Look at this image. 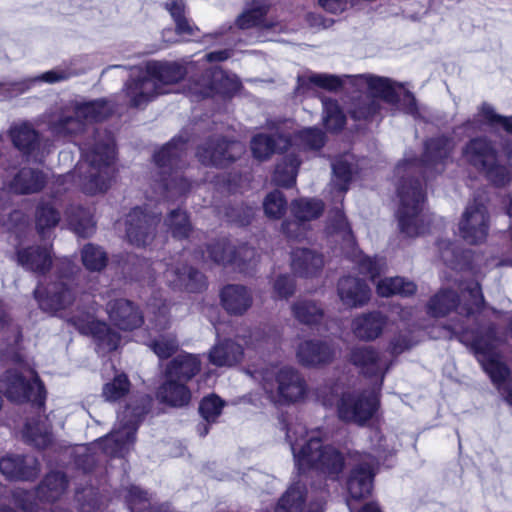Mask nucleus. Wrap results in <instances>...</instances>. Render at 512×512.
Instances as JSON below:
<instances>
[{
  "mask_svg": "<svg viewBox=\"0 0 512 512\" xmlns=\"http://www.w3.org/2000/svg\"><path fill=\"white\" fill-rule=\"evenodd\" d=\"M453 149V139L444 136L432 138L425 143L421 160H405L397 165L395 174L400 178L397 217L400 232L404 236L413 238L425 234L433 220L432 214L424 211L425 191L415 175L424 173L428 179L442 173Z\"/></svg>",
  "mask_w": 512,
  "mask_h": 512,
  "instance_id": "obj_1",
  "label": "nucleus"
},
{
  "mask_svg": "<svg viewBox=\"0 0 512 512\" xmlns=\"http://www.w3.org/2000/svg\"><path fill=\"white\" fill-rule=\"evenodd\" d=\"M350 361L367 378H375L373 385L363 390L344 391L338 382H327L317 388V399L325 407H337L338 417L345 422L364 425L376 413L379 393L391 363L371 346L355 347Z\"/></svg>",
  "mask_w": 512,
  "mask_h": 512,
  "instance_id": "obj_2",
  "label": "nucleus"
},
{
  "mask_svg": "<svg viewBox=\"0 0 512 512\" xmlns=\"http://www.w3.org/2000/svg\"><path fill=\"white\" fill-rule=\"evenodd\" d=\"M58 272L59 281L48 284L44 291L40 286L34 290V296L40 308L47 312H56L74 306L81 315L72 316L70 318L72 324L83 333L90 332L97 341L100 351L115 350L120 342V337L106 323L94 320L93 301L90 294L83 293L79 297L76 296L70 279L74 273L73 263L67 258L60 260Z\"/></svg>",
  "mask_w": 512,
  "mask_h": 512,
  "instance_id": "obj_3",
  "label": "nucleus"
},
{
  "mask_svg": "<svg viewBox=\"0 0 512 512\" xmlns=\"http://www.w3.org/2000/svg\"><path fill=\"white\" fill-rule=\"evenodd\" d=\"M81 159L72 174L62 176V183L73 180L87 195L105 193L111 183L115 157L114 139L107 131H94L93 141L81 146Z\"/></svg>",
  "mask_w": 512,
  "mask_h": 512,
  "instance_id": "obj_4",
  "label": "nucleus"
},
{
  "mask_svg": "<svg viewBox=\"0 0 512 512\" xmlns=\"http://www.w3.org/2000/svg\"><path fill=\"white\" fill-rule=\"evenodd\" d=\"M148 398H142L140 404L128 405L124 411L118 414V421L113 431L92 445V447H80L75 452V466L84 474L97 468L101 461L97 450L112 457H124L134 444L135 435L139 424L148 411Z\"/></svg>",
  "mask_w": 512,
  "mask_h": 512,
  "instance_id": "obj_5",
  "label": "nucleus"
},
{
  "mask_svg": "<svg viewBox=\"0 0 512 512\" xmlns=\"http://www.w3.org/2000/svg\"><path fill=\"white\" fill-rule=\"evenodd\" d=\"M286 440L290 445L299 470L314 468L336 478L342 471V454L331 445H323L328 432L322 428L307 431L301 423L283 424Z\"/></svg>",
  "mask_w": 512,
  "mask_h": 512,
  "instance_id": "obj_6",
  "label": "nucleus"
},
{
  "mask_svg": "<svg viewBox=\"0 0 512 512\" xmlns=\"http://www.w3.org/2000/svg\"><path fill=\"white\" fill-rule=\"evenodd\" d=\"M461 295L450 289H441L438 293L430 298L427 303V313L432 317H444L454 311L460 318L450 326L455 333H463L462 340L471 347L469 340L473 338H483L488 340L489 336H496L495 327H489L485 335L479 333H470L466 331L464 319H469L483 304V295L479 284L470 280L459 285Z\"/></svg>",
  "mask_w": 512,
  "mask_h": 512,
  "instance_id": "obj_7",
  "label": "nucleus"
},
{
  "mask_svg": "<svg viewBox=\"0 0 512 512\" xmlns=\"http://www.w3.org/2000/svg\"><path fill=\"white\" fill-rule=\"evenodd\" d=\"M246 372L258 381L266 398L275 405H289L301 400L307 391L302 374L289 365L253 364Z\"/></svg>",
  "mask_w": 512,
  "mask_h": 512,
  "instance_id": "obj_8",
  "label": "nucleus"
},
{
  "mask_svg": "<svg viewBox=\"0 0 512 512\" xmlns=\"http://www.w3.org/2000/svg\"><path fill=\"white\" fill-rule=\"evenodd\" d=\"M353 79L357 85L367 86V92L371 96L352 110L351 115L354 119H367L376 115L381 108L380 99L392 105L402 102L405 113L414 116L418 113L416 99L405 89L403 83L372 74H359Z\"/></svg>",
  "mask_w": 512,
  "mask_h": 512,
  "instance_id": "obj_9",
  "label": "nucleus"
},
{
  "mask_svg": "<svg viewBox=\"0 0 512 512\" xmlns=\"http://www.w3.org/2000/svg\"><path fill=\"white\" fill-rule=\"evenodd\" d=\"M112 111V105L105 99L74 101L51 118L49 127L57 136H76L87 131L94 122L106 119Z\"/></svg>",
  "mask_w": 512,
  "mask_h": 512,
  "instance_id": "obj_10",
  "label": "nucleus"
},
{
  "mask_svg": "<svg viewBox=\"0 0 512 512\" xmlns=\"http://www.w3.org/2000/svg\"><path fill=\"white\" fill-rule=\"evenodd\" d=\"M186 141L174 138L154 154V161L159 169L160 188L163 197L175 200L185 195L191 183L182 175L186 161Z\"/></svg>",
  "mask_w": 512,
  "mask_h": 512,
  "instance_id": "obj_11",
  "label": "nucleus"
},
{
  "mask_svg": "<svg viewBox=\"0 0 512 512\" xmlns=\"http://www.w3.org/2000/svg\"><path fill=\"white\" fill-rule=\"evenodd\" d=\"M508 165L500 163L497 150L491 140L486 137L471 139L462 149L465 162L483 171L496 186H504L512 179V147L505 146Z\"/></svg>",
  "mask_w": 512,
  "mask_h": 512,
  "instance_id": "obj_12",
  "label": "nucleus"
},
{
  "mask_svg": "<svg viewBox=\"0 0 512 512\" xmlns=\"http://www.w3.org/2000/svg\"><path fill=\"white\" fill-rule=\"evenodd\" d=\"M469 341L471 350L484 371L489 375L492 383L504 396L506 402L512 405V381L504 386V382L510 375V370L501 361V356L497 350L500 339L497 336L494 338L489 336L488 340L476 337Z\"/></svg>",
  "mask_w": 512,
  "mask_h": 512,
  "instance_id": "obj_13",
  "label": "nucleus"
},
{
  "mask_svg": "<svg viewBox=\"0 0 512 512\" xmlns=\"http://www.w3.org/2000/svg\"><path fill=\"white\" fill-rule=\"evenodd\" d=\"M0 390L8 399L23 402L32 398L41 400L44 387L32 369L8 370L0 378Z\"/></svg>",
  "mask_w": 512,
  "mask_h": 512,
  "instance_id": "obj_14",
  "label": "nucleus"
},
{
  "mask_svg": "<svg viewBox=\"0 0 512 512\" xmlns=\"http://www.w3.org/2000/svg\"><path fill=\"white\" fill-rule=\"evenodd\" d=\"M240 83L218 67L206 69L200 76L189 79L186 93L195 99L209 97L214 93L230 94L239 89Z\"/></svg>",
  "mask_w": 512,
  "mask_h": 512,
  "instance_id": "obj_15",
  "label": "nucleus"
},
{
  "mask_svg": "<svg viewBox=\"0 0 512 512\" xmlns=\"http://www.w3.org/2000/svg\"><path fill=\"white\" fill-rule=\"evenodd\" d=\"M244 152L245 146L241 142L213 136L198 147L196 157L205 166L225 168L240 158Z\"/></svg>",
  "mask_w": 512,
  "mask_h": 512,
  "instance_id": "obj_16",
  "label": "nucleus"
},
{
  "mask_svg": "<svg viewBox=\"0 0 512 512\" xmlns=\"http://www.w3.org/2000/svg\"><path fill=\"white\" fill-rule=\"evenodd\" d=\"M460 236L469 244L483 242L489 230V213L482 197H475L466 206L458 224Z\"/></svg>",
  "mask_w": 512,
  "mask_h": 512,
  "instance_id": "obj_17",
  "label": "nucleus"
},
{
  "mask_svg": "<svg viewBox=\"0 0 512 512\" xmlns=\"http://www.w3.org/2000/svg\"><path fill=\"white\" fill-rule=\"evenodd\" d=\"M152 270L162 272L165 283L173 289L198 292L206 286L205 277L201 272L179 260L171 263L154 262Z\"/></svg>",
  "mask_w": 512,
  "mask_h": 512,
  "instance_id": "obj_18",
  "label": "nucleus"
},
{
  "mask_svg": "<svg viewBox=\"0 0 512 512\" xmlns=\"http://www.w3.org/2000/svg\"><path fill=\"white\" fill-rule=\"evenodd\" d=\"M123 92L128 104L139 108L147 105L157 95L169 93L170 90H163L155 79L150 77L146 68L137 67L133 69L130 78L124 84Z\"/></svg>",
  "mask_w": 512,
  "mask_h": 512,
  "instance_id": "obj_19",
  "label": "nucleus"
},
{
  "mask_svg": "<svg viewBox=\"0 0 512 512\" xmlns=\"http://www.w3.org/2000/svg\"><path fill=\"white\" fill-rule=\"evenodd\" d=\"M376 460L371 455L363 456L352 469L347 481L349 497L346 499L350 512H355V501L368 497L373 489Z\"/></svg>",
  "mask_w": 512,
  "mask_h": 512,
  "instance_id": "obj_20",
  "label": "nucleus"
},
{
  "mask_svg": "<svg viewBox=\"0 0 512 512\" xmlns=\"http://www.w3.org/2000/svg\"><path fill=\"white\" fill-rule=\"evenodd\" d=\"M159 221L160 218L156 213L148 212L140 207L132 209L125 220L128 241L137 247L150 244Z\"/></svg>",
  "mask_w": 512,
  "mask_h": 512,
  "instance_id": "obj_21",
  "label": "nucleus"
},
{
  "mask_svg": "<svg viewBox=\"0 0 512 512\" xmlns=\"http://www.w3.org/2000/svg\"><path fill=\"white\" fill-rule=\"evenodd\" d=\"M336 355V347L327 341L305 340L296 350L298 362L306 367H317L329 364Z\"/></svg>",
  "mask_w": 512,
  "mask_h": 512,
  "instance_id": "obj_22",
  "label": "nucleus"
},
{
  "mask_svg": "<svg viewBox=\"0 0 512 512\" xmlns=\"http://www.w3.org/2000/svg\"><path fill=\"white\" fill-rule=\"evenodd\" d=\"M370 292L364 280L353 276L342 277L337 284L338 296L342 304L349 308H358L367 304Z\"/></svg>",
  "mask_w": 512,
  "mask_h": 512,
  "instance_id": "obj_23",
  "label": "nucleus"
},
{
  "mask_svg": "<svg viewBox=\"0 0 512 512\" xmlns=\"http://www.w3.org/2000/svg\"><path fill=\"white\" fill-rule=\"evenodd\" d=\"M106 310L111 322L119 329L132 330L143 323V316L129 300H111L107 303Z\"/></svg>",
  "mask_w": 512,
  "mask_h": 512,
  "instance_id": "obj_24",
  "label": "nucleus"
},
{
  "mask_svg": "<svg viewBox=\"0 0 512 512\" xmlns=\"http://www.w3.org/2000/svg\"><path fill=\"white\" fill-rule=\"evenodd\" d=\"M39 471V462L33 456L7 455L0 458V472L7 478L30 480Z\"/></svg>",
  "mask_w": 512,
  "mask_h": 512,
  "instance_id": "obj_25",
  "label": "nucleus"
},
{
  "mask_svg": "<svg viewBox=\"0 0 512 512\" xmlns=\"http://www.w3.org/2000/svg\"><path fill=\"white\" fill-rule=\"evenodd\" d=\"M292 143L291 138L276 129L272 135L260 133L251 140L253 156L259 160L268 159L273 153L286 150Z\"/></svg>",
  "mask_w": 512,
  "mask_h": 512,
  "instance_id": "obj_26",
  "label": "nucleus"
},
{
  "mask_svg": "<svg viewBox=\"0 0 512 512\" xmlns=\"http://www.w3.org/2000/svg\"><path fill=\"white\" fill-rule=\"evenodd\" d=\"M387 321V317L379 311L364 313L353 320L352 331L357 338L372 341L382 334Z\"/></svg>",
  "mask_w": 512,
  "mask_h": 512,
  "instance_id": "obj_27",
  "label": "nucleus"
},
{
  "mask_svg": "<svg viewBox=\"0 0 512 512\" xmlns=\"http://www.w3.org/2000/svg\"><path fill=\"white\" fill-rule=\"evenodd\" d=\"M18 263L26 270L45 274L52 265L50 248L46 246H30L17 251Z\"/></svg>",
  "mask_w": 512,
  "mask_h": 512,
  "instance_id": "obj_28",
  "label": "nucleus"
},
{
  "mask_svg": "<svg viewBox=\"0 0 512 512\" xmlns=\"http://www.w3.org/2000/svg\"><path fill=\"white\" fill-rule=\"evenodd\" d=\"M221 301L228 313L242 315L251 307L253 298L245 286L231 284L221 291Z\"/></svg>",
  "mask_w": 512,
  "mask_h": 512,
  "instance_id": "obj_29",
  "label": "nucleus"
},
{
  "mask_svg": "<svg viewBox=\"0 0 512 512\" xmlns=\"http://www.w3.org/2000/svg\"><path fill=\"white\" fill-rule=\"evenodd\" d=\"M323 265L322 255L310 249L297 248L291 253V267L299 276H313L322 269Z\"/></svg>",
  "mask_w": 512,
  "mask_h": 512,
  "instance_id": "obj_30",
  "label": "nucleus"
},
{
  "mask_svg": "<svg viewBox=\"0 0 512 512\" xmlns=\"http://www.w3.org/2000/svg\"><path fill=\"white\" fill-rule=\"evenodd\" d=\"M243 355V347L240 343L225 339L211 348L209 361L215 366H233L242 360Z\"/></svg>",
  "mask_w": 512,
  "mask_h": 512,
  "instance_id": "obj_31",
  "label": "nucleus"
},
{
  "mask_svg": "<svg viewBox=\"0 0 512 512\" xmlns=\"http://www.w3.org/2000/svg\"><path fill=\"white\" fill-rule=\"evenodd\" d=\"M68 480L64 473L53 471L47 474L36 488V497L41 502H55L65 494Z\"/></svg>",
  "mask_w": 512,
  "mask_h": 512,
  "instance_id": "obj_32",
  "label": "nucleus"
},
{
  "mask_svg": "<svg viewBox=\"0 0 512 512\" xmlns=\"http://www.w3.org/2000/svg\"><path fill=\"white\" fill-rule=\"evenodd\" d=\"M146 69L156 83L163 89L164 86L177 83L188 70L176 62H152L146 65Z\"/></svg>",
  "mask_w": 512,
  "mask_h": 512,
  "instance_id": "obj_33",
  "label": "nucleus"
},
{
  "mask_svg": "<svg viewBox=\"0 0 512 512\" xmlns=\"http://www.w3.org/2000/svg\"><path fill=\"white\" fill-rule=\"evenodd\" d=\"M187 382L166 376L165 382L159 388L158 397L162 402L174 407L187 405L191 399V392L186 386Z\"/></svg>",
  "mask_w": 512,
  "mask_h": 512,
  "instance_id": "obj_34",
  "label": "nucleus"
},
{
  "mask_svg": "<svg viewBox=\"0 0 512 512\" xmlns=\"http://www.w3.org/2000/svg\"><path fill=\"white\" fill-rule=\"evenodd\" d=\"M9 136L13 145L26 155L31 154L39 146V133L28 122L12 124Z\"/></svg>",
  "mask_w": 512,
  "mask_h": 512,
  "instance_id": "obj_35",
  "label": "nucleus"
},
{
  "mask_svg": "<svg viewBox=\"0 0 512 512\" xmlns=\"http://www.w3.org/2000/svg\"><path fill=\"white\" fill-rule=\"evenodd\" d=\"M200 369L201 362L197 356L192 354H180L167 365L165 376L189 381Z\"/></svg>",
  "mask_w": 512,
  "mask_h": 512,
  "instance_id": "obj_36",
  "label": "nucleus"
},
{
  "mask_svg": "<svg viewBox=\"0 0 512 512\" xmlns=\"http://www.w3.org/2000/svg\"><path fill=\"white\" fill-rule=\"evenodd\" d=\"M45 184L44 175L35 169H21L10 182V189L17 194L39 192Z\"/></svg>",
  "mask_w": 512,
  "mask_h": 512,
  "instance_id": "obj_37",
  "label": "nucleus"
},
{
  "mask_svg": "<svg viewBox=\"0 0 512 512\" xmlns=\"http://www.w3.org/2000/svg\"><path fill=\"white\" fill-rule=\"evenodd\" d=\"M269 5L265 2H255L253 7L246 9L236 20L240 29L259 27L262 30H271L277 26L265 18Z\"/></svg>",
  "mask_w": 512,
  "mask_h": 512,
  "instance_id": "obj_38",
  "label": "nucleus"
},
{
  "mask_svg": "<svg viewBox=\"0 0 512 512\" xmlns=\"http://www.w3.org/2000/svg\"><path fill=\"white\" fill-rule=\"evenodd\" d=\"M130 512H169L170 506L167 503L159 504L139 487L131 486L127 489L125 496Z\"/></svg>",
  "mask_w": 512,
  "mask_h": 512,
  "instance_id": "obj_39",
  "label": "nucleus"
},
{
  "mask_svg": "<svg viewBox=\"0 0 512 512\" xmlns=\"http://www.w3.org/2000/svg\"><path fill=\"white\" fill-rule=\"evenodd\" d=\"M51 427L46 417L39 416L37 419H30L25 424L23 437L37 448H45L52 441Z\"/></svg>",
  "mask_w": 512,
  "mask_h": 512,
  "instance_id": "obj_40",
  "label": "nucleus"
},
{
  "mask_svg": "<svg viewBox=\"0 0 512 512\" xmlns=\"http://www.w3.org/2000/svg\"><path fill=\"white\" fill-rule=\"evenodd\" d=\"M377 294L381 297L399 295L409 297L417 291V285L404 277H386L376 283Z\"/></svg>",
  "mask_w": 512,
  "mask_h": 512,
  "instance_id": "obj_41",
  "label": "nucleus"
},
{
  "mask_svg": "<svg viewBox=\"0 0 512 512\" xmlns=\"http://www.w3.org/2000/svg\"><path fill=\"white\" fill-rule=\"evenodd\" d=\"M332 170L333 179L331 186L335 190L337 201L342 203L344 194L347 192L352 179L353 169L346 159L339 158L332 163Z\"/></svg>",
  "mask_w": 512,
  "mask_h": 512,
  "instance_id": "obj_42",
  "label": "nucleus"
},
{
  "mask_svg": "<svg viewBox=\"0 0 512 512\" xmlns=\"http://www.w3.org/2000/svg\"><path fill=\"white\" fill-rule=\"evenodd\" d=\"M69 225L81 237H88L94 231L95 223L91 212L81 206H71L66 211Z\"/></svg>",
  "mask_w": 512,
  "mask_h": 512,
  "instance_id": "obj_43",
  "label": "nucleus"
},
{
  "mask_svg": "<svg viewBox=\"0 0 512 512\" xmlns=\"http://www.w3.org/2000/svg\"><path fill=\"white\" fill-rule=\"evenodd\" d=\"M299 165L300 160L297 156L294 154L286 155L275 168L273 176L275 184L283 187H291L296 181Z\"/></svg>",
  "mask_w": 512,
  "mask_h": 512,
  "instance_id": "obj_44",
  "label": "nucleus"
},
{
  "mask_svg": "<svg viewBox=\"0 0 512 512\" xmlns=\"http://www.w3.org/2000/svg\"><path fill=\"white\" fill-rule=\"evenodd\" d=\"M304 495L305 485L301 482L294 483L279 500L275 512H301Z\"/></svg>",
  "mask_w": 512,
  "mask_h": 512,
  "instance_id": "obj_45",
  "label": "nucleus"
},
{
  "mask_svg": "<svg viewBox=\"0 0 512 512\" xmlns=\"http://www.w3.org/2000/svg\"><path fill=\"white\" fill-rule=\"evenodd\" d=\"M73 73L70 69L66 68H55L50 71L44 72L38 76L27 78L22 80L21 82L14 83L13 85L16 87L15 89L18 92H25L31 88V86L38 82H45L48 84H55L65 80H68Z\"/></svg>",
  "mask_w": 512,
  "mask_h": 512,
  "instance_id": "obj_46",
  "label": "nucleus"
},
{
  "mask_svg": "<svg viewBox=\"0 0 512 512\" xmlns=\"http://www.w3.org/2000/svg\"><path fill=\"white\" fill-rule=\"evenodd\" d=\"M294 317L305 325H316L324 316L323 309L309 300H298L292 306Z\"/></svg>",
  "mask_w": 512,
  "mask_h": 512,
  "instance_id": "obj_47",
  "label": "nucleus"
},
{
  "mask_svg": "<svg viewBox=\"0 0 512 512\" xmlns=\"http://www.w3.org/2000/svg\"><path fill=\"white\" fill-rule=\"evenodd\" d=\"M324 209V204L318 199H299L291 203V211L295 218L309 222L318 218Z\"/></svg>",
  "mask_w": 512,
  "mask_h": 512,
  "instance_id": "obj_48",
  "label": "nucleus"
},
{
  "mask_svg": "<svg viewBox=\"0 0 512 512\" xmlns=\"http://www.w3.org/2000/svg\"><path fill=\"white\" fill-rule=\"evenodd\" d=\"M164 224L172 236L178 239L187 238L192 229L187 213L180 209L171 210Z\"/></svg>",
  "mask_w": 512,
  "mask_h": 512,
  "instance_id": "obj_49",
  "label": "nucleus"
},
{
  "mask_svg": "<svg viewBox=\"0 0 512 512\" xmlns=\"http://www.w3.org/2000/svg\"><path fill=\"white\" fill-rule=\"evenodd\" d=\"M356 76L357 75H344L343 77H339L329 74H314L310 76L309 80L312 84L331 91L337 90L346 83L355 86L359 91H367V86H360L354 82L353 78H355Z\"/></svg>",
  "mask_w": 512,
  "mask_h": 512,
  "instance_id": "obj_50",
  "label": "nucleus"
},
{
  "mask_svg": "<svg viewBox=\"0 0 512 512\" xmlns=\"http://www.w3.org/2000/svg\"><path fill=\"white\" fill-rule=\"evenodd\" d=\"M323 106V121L326 128L330 131L341 130L345 123L346 117L340 109L337 101L332 99H324Z\"/></svg>",
  "mask_w": 512,
  "mask_h": 512,
  "instance_id": "obj_51",
  "label": "nucleus"
},
{
  "mask_svg": "<svg viewBox=\"0 0 512 512\" xmlns=\"http://www.w3.org/2000/svg\"><path fill=\"white\" fill-rule=\"evenodd\" d=\"M234 247L225 239L218 240L207 246V255L203 254L205 261L211 260L214 263L228 265L235 261L232 257Z\"/></svg>",
  "mask_w": 512,
  "mask_h": 512,
  "instance_id": "obj_52",
  "label": "nucleus"
},
{
  "mask_svg": "<svg viewBox=\"0 0 512 512\" xmlns=\"http://www.w3.org/2000/svg\"><path fill=\"white\" fill-rule=\"evenodd\" d=\"M81 260L87 270L101 271L106 266L108 258L101 247L89 243L81 251Z\"/></svg>",
  "mask_w": 512,
  "mask_h": 512,
  "instance_id": "obj_53",
  "label": "nucleus"
},
{
  "mask_svg": "<svg viewBox=\"0 0 512 512\" xmlns=\"http://www.w3.org/2000/svg\"><path fill=\"white\" fill-rule=\"evenodd\" d=\"M59 213L50 205H41L36 213V228L42 238L59 222Z\"/></svg>",
  "mask_w": 512,
  "mask_h": 512,
  "instance_id": "obj_54",
  "label": "nucleus"
},
{
  "mask_svg": "<svg viewBox=\"0 0 512 512\" xmlns=\"http://www.w3.org/2000/svg\"><path fill=\"white\" fill-rule=\"evenodd\" d=\"M264 213L271 219L281 218L287 210V201L282 192L275 190L269 193L263 201Z\"/></svg>",
  "mask_w": 512,
  "mask_h": 512,
  "instance_id": "obj_55",
  "label": "nucleus"
},
{
  "mask_svg": "<svg viewBox=\"0 0 512 512\" xmlns=\"http://www.w3.org/2000/svg\"><path fill=\"white\" fill-rule=\"evenodd\" d=\"M130 387V382L125 374H119L111 382L104 385L102 395L106 401H117L125 396Z\"/></svg>",
  "mask_w": 512,
  "mask_h": 512,
  "instance_id": "obj_56",
  "label": "nucleus"
},
{
  "mask_svg": "<svg viewBox=\"0 0 512 512\" xmlns=\"http://www.w3.org/2000/svg\"><path fill=\"white\" fill-rule=\"evenodd\" d=\"M294 141L303 149L318 150L324 145L325 135L320 129L306 128L295 135Z\"/></svg>",
  "mask_w": 512,
  "mask_h": 512,
  "instance_id": "obj_57",
  "label": "nucleus"
},
{
  "mask_svg": "<svg viewBox=\"0 0 512 512\" xmlns=\"http://www.w3.org/2000/svg\"><path fill=\"white\" fill-rule=\"evenodd\" d=\"M149 347L160 359H166L177 351L179 344L174 335L166 334L153 340Z\"/></svg>",
  "mask_w": 512,
  "mask_h": 512,
  "instance_id": "obj_58",
  "label": "nucleus"
},
{
  "mask_svg": "<svg viewBox=\"0 0 512 512\" xmlns=\"http://www.w3.org/2000/svg\"><path fill=\"white\" fill-rule=\"evenodd\" d=\"M224 402L216 395L205 397L199 406V412L203 419L208 423L216 421L221 414Z\"/></svg>",
  "mask_w": 512,
  "mask_h": 512,
  "instance_id": "obj_59",
  "label": "nucleus"
},
{
  "mask_svg": "<svg viewBox=\"0 0 512 512\" xmlns=\"http://www.w3.org/2000/svg\"><path fill=\"white\" fill-rule=\"evenodd\" d=\"M309 224L300 221L297 218L294 220H286L282 224V231L290 240L301 241L308 232Z\"/></svg>",
  "mask_w": 512,
  "mask_h": 512,
  "instance_id": "obj_60",
  "label": "nucleus"
},
{
  "mask_svg": "<svg viewBox=\"0 0 512 512\" xmlns=\"http://www.w3.org/2000/svg\"><path fill=\"white\" fill-rule=\"evenodd\" d=\"M384 266L385 262L378 258L365 256L359 260L360 272L369 276L372 280L383 271Z\"/></svg>",
  "mask_w": 512,
  "mask_h": 512,
  "instance_id": "obj_61",
  "label": "nucleus"
},
{
  "mask_svg": "<svg viewBox=\"0 0 512 512\" xmlns=\"http://www.w3.org/2000/svg\"><path fill=\"white\" fill-rule=\"evenodd\" d=\"M232 257L235 258V261L231 262V264L235 265L240 270H244L245 266L250 265L255 259L256 251L253 247L242 245L237 250L234 248Z\"/></svg>",
  "mask_w": 512,
  "mask_h": 512,
  "instance_id": "obj_62",
  "label": "nucleus"
},
{
  "mask_svg": "<svg viewBox=\"0 0 512 512\" xmlns=\"http://www.w3.org/2000/svg\"><path fill=\"white\" fill-rule=\"evenodd\" d=\"M274 293L279 298L290 297L295 290L294 280L287 275H280L273 285Z\"/></svg>",
  "mask_w": 512,
  "mask_h": 512,
  "instance_id": "obj_63",
  "label": "nucleus"
},
{
  "mask_svg": "<svg viewBox=\"0 0 512 512\" xmlns=\"http://www.w3.org/2000/svg\"><path fill=\"white\" fill-rule=\"evenodd\" d=\"M149 311L153 313V321L155 322V327L162 329L165 328L168 324V307L165 302L159 300H155V303L148 305Z\"/></svg>",
  "mask_w": 512,
  "mask_h": 512,
  "instance_id": "obj_64",
  "label": "nucleus"
}]
</instances>
